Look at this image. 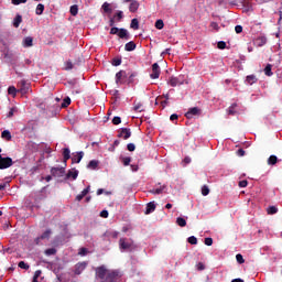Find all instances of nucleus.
Segmentation results:
<instances>
[{
  "label": "nucleus",
  "mask_w": 282,
  "mask_h": 282,
  "mask_svg": "<svg viewBox=\"0 0 282 282\" xmlns=\"http://www.w3.org/2000/svg\"><path fill=\"white\" fill-rule=\"evenodd\" d=\"M119 248L121 252H134V250H138V245H134L131 239L120 238Z\"/></svg>",
  "instance_id": "1"
},
{
  "label": "nucleus",
  "mask_w": 282,
  "mask_h": 282,
  "mask_svg": "<svg viewBox=\"0 0 282 282\" xmlns=\"http://www.w3.org/2000/svg\"><path fill=\"white\" fill-rule=\"evenodd\" d=\"M122 278L120 270H108L105 282H118Z\"/></svg>",
  "instance_id": "2"
},
{
  "label": "nucleus",
  "mask_w": 282,
  "mask_h": 282,
  "mask_svg": "<svg viewBox=\"0 0 282 282\" xmlns=\"http://www.w3.org/2000/svg\"><path fill=\"white\" fill-rule=\"evenodd\" d=\"M108 273H109V270L105 265L97 267L95 269L96 279H99V281H101V282H105L107 280Z\"/></svg>",
  "instance_id": "3"
},
{
  "label": "nucleus",
  "mask_w": 282,
  "mask_h": 282,
  "mask_svg": "<svg viewBox=\"0 0 282 282\" xmlns=\"http://www.w3.org/2000/svg\"><path fill=\"white\" fill-rule=\"evenodd\" d=\"M12 164H14V162L12 161V158L10 156L4 158L3 155L0 154V171L10 169Z\"/></svg>",
  "instance_id": "4"
},
{
  "label": "nucleus",
  "mask_w": 282,
  "mask_h": 282,
  "mask_svg": "<svg viewBox=\"0 0 282 282\" xmlns=\"http://www.w3.org/2000/svg\"><path fill=\"white\" fill-rule=\"evenodd\" d=\"M18 85L20 87V93L22 95H25V94H28V91H30V83H28V80L22 79V80L19 82Z\"/></svg>",
  "instance_id": "5"
},
{
  "label": "nucleus",
  "mask_w": 282,
  "mask_h": 282,
  "mask_svg": "<svg viewBox=\"0 0 282 282\" xmlns=\"http://www.w3.org/2000/svg\"><path fill=\"white\" fill-rule=\"evenodd\" d=\"M166 191V185H161V184H158L155 185L151 191L150 193L152 195H162V193H164Z\"/></svg>",
  "instance_id": "6"
},
{
  "label": "nucleus",
  "mask_w": 282,
  "mask_h": 282,
  "mask_svg": "<svg viewBox=\"0 0 282 282\" xmlns=\"http://www.w3.org/2000/svg\"><path fill=\"white\" fill-rule=\"evenodd\" d=\"M51 175H53V177H63V175H65V167H52Z\"/></svg>",
  "instance_id": "7"
},
{
  "label": "nucleus",
  "mask_w": 282,
  "mask_h": 282,
  "mask_svg": "<svg viewBox=\"0 0 282 282\" xmlns=\"http://www.w3.org/2000/svg\"><path fill=\"white\" fill-rule=\"evenodd\" d=\"M199 113H200L199 108L193 107V108H189L188 111L185 113V118L191 120V118H193V116H199Z\"/></svg>",
  "instance_id": "8"
},
{
  "label": "nucleus",
  "mask_w": 282,
  "mask_h": 282,
  "mask_svg": "<svg viewBox=\"0 0 282 282\" xmlns=\"http://www.w3.org/2000/svg\"><path fill=\"white\" fill-rule=\"evenodd\" d=\"M87 268V262H78L75 264V274H83V271Z\"/></svg>",
  "instance_id": "9"
},
{
  "label": "nucleus",
  "mask_w": 282,
  "mask_h": 282,
  "mask_svg": "<svg viewBox=\"0 0 282 282\" xmlns=\"http://www.w3.org/2000/svg\"><path fill=\"white\" fill-rule=\"evenodd\" d=\"M119 138H123V140H129V138H131V129L122 128L119 132Z\"/></svg>",
  "instance_id": "10"
},
{
  "label": "nucleus",
  "mask_w": 282,
  "mask_h": 282,
  "mask_svg": "<svg viewBox=\"0 0 282 282\" xmlns=\"http://www.w3.org/2000/svg\"><path fill=\"white\" fill-rule=\"evenodd\" d=\"M116 83L117 85H122V83H128L127 77H124V73L118 72L116 74Z\"/></svg>",
  "instance_id": "11"
},
{
  "label": "nucleus",
  "mask_w": 282,
  "mask_h": 282,
  "mask_svg": "<svg viewBox=\"0 0 282 282\" xmlns=\"http://www.w3.org/2000/svg\"><path fill=\"white\" fill-rule=\"evenodd\" d=\"M166 67V61H161L160 63H154L152 65V72H160V69H164Z\"/></svg>",
  "instance_id": "12"
},
{
  "label": "nucleus",
  "mask_w": 282,
  "mask_h": 282,
  "mask_svg": "<svg viewBox=\"0 0 282 282\" xmlns=\"http://www.w3.org/2000/svg\"><path fill=\"white\" fill-rule=\"evenodd\" d=\"M84 155H85V153L83 151L74 154L72 158L73 164H80V161L83 160Z\"/></svg>",
  "instance_id": "13"
},
{
  "label": "nucleus",
  "mask_w": 282,
  "mask_h": 282,
  "mask_svg": "<svg viewBox=\"0 0 282 282\" xmlns=\"http://www.w3.org/2000/svg\"><path fill=\"white\" fill-rule=\"evenodd\" d=\"M265 43H268V37L265 36H259L254 40V45H257V47H263V45H265Z\"/></svg>",
  "instance_id": "14"
},
{
  "label": "nucleus",
  "mask_w": 282,
  "mask_h": 282,
  "mask_svg": "<svg viewBox=\"0 0 282 282\" xmlns=\"http://www.w3.org/2000/svg\"><path fill=\"white\" fill-rule=\"evenodd\" d=\"M89 191H91L90 186H87L86 188H84L83 192L76 196V200L82 202L85 197H87V194L89 193Z\"/></svg>",
  "instance_id": "15"
},
{
  "label": "nucleus",
  "mask_w": 282,
  "mask_h": 282,
  "mask_svg": "<svg viewBox=\"0 0 282 282\" xmlns=\"http://www.w3.org/2000/svg\"><path fill=\"white\" fill-rule=\"evenodd\" d=\"M139 8H140V2H138L137 0H131L130 6H129L130 12H132V13L138 12Z\"/></svg>",
  "instance_id": "16"
},
{
  "label": "nucleus",
  "mask_w": 282,
  "mask_h": 282,
  "mask_svg": "<svg viewBox=\"0 0 282 282\" xmlns=\"http://www.w3.org/2000/svg\"><path fill=\"white\" fill-rule=\"evenodd\" d=\"M151 213H155V202H150L145 207V215H151Z\"/></svg>",
  "instance_id": "17"
},
{
  "label": "nucleus",
  "mask_w": 282,
  "mask_h": 282,
  "mask_svg": "<svg viewBox=\"0 0 282 282\" xmlns=\"http://www.w3.org/2000/svg\"><path fill=\"white\" fill-rule=\"evenodd\" d=\"M100 164V161L98 160H91L89 161V163L87 164V169H89V171H96V169H98Z\"/></svg>",
  "instance_id": "18"
},
{
  "label": "nucleus",
  "mask_w": 282,
  "mask_h": 282,
  "mask_svg": "<svg viewBox=\"0 0 282 282\" xmlns=\"http://www.w3.org/2000/svg\"><path fill=\"white\" fill-rule=\"evenodd\" d=\"M34 45V39L32 36H26L23 40V47H32Z\"/></svg>",
  "instance_id": "19"
},
{
  "label": "nucleus",
  "mask_w": 282,
  "mask_h": 282,
  "mask_svg": "<svg viewBox=\"0 0 282 282\" xmlns=\"http://www.w3.org/2000/svg\"><path fill=\"white\" fill-rule=\"evenodd\" d=\"M137 45H135V42L131 41V42H128L126 45H124V50L126 52H133V50H135Z\"/></svg>",
  "instance_id": "20"
},
{
  "label": "nucleus",
  "mask_w": 282,
  "mask_h": 282,
  "mask_svg": "<svg viewBox=\"0 0 282 282\" xmlns=\"http://www.w3.org/2000/svg\"><path fill=\"white\" fill-rule=\"evenodd\" d=\"M66 177L69 180V177H72V180H77L78 178V170H72L67 173Z\"/></svg>",
  "instance_id": "21"
},
{
  "label": "nucleus",
  "mask_w": 282,
  "mask_h": 282,
  "mask_svg": "<svg viewBox=\"0 0 282 282\" xmlns=\"http://www.w3.org/2000/svg\"><path fill=\"white\" fill-rule=\"evenodd\" d=\"M23 23V17L21 14H18L13 20V26L19 28Z\"/></svg>",
  "instance_id": "22"
},
{
  "label": "nucleus",
  "mask_w": 282,
  "mask_h": 282,
  "mask_svg": "<svg viewBox=\"0 0 282 282\" xmlns=\"http://www.w3.org/2000/svg\"><path fill=\"white\" fill-rule=\"evenodd\" d=\"M63 158L65 162L72 158V151H69V148H65L63 150Z\"/></svg>",
  "instance_id": "23"
},
{
  "label": "nucleus",
  "mask_w": 282,
  "mask_h": 282,
  "mask_svg": "<svg viewBox=\"0 0 282 282\" xmlns=\"http://www.w3.org/2000/svg\"><path fill=\"white\" fill-rule=\"evenodd\" d=\"M111 4H109V2H105L104 4H102V10H104V12L106 13V14H111V12H113V10L111 9V7H110Z\"/></svg>",
  "instance_id": "24"
},
{
  "label": "nucleus",
  "mask_w": 282,
  "mask_h": 282,
  "mask_svg": "<svg viewBox=\"0 0 282 282\" xmlns=\"http://www.w3.org/2000/svg\"><path fill=\"white\" fill-rule=\"evenodd\" d=\"M118 36L119 39H129V33L127 29H119Z\"/></svg>",
  "instance_id": "25"
},
{
  "label": "nucleus",
  "mask_w": 282,
  "mask_h": 282,
  "mask_svg": "<svg viewBox=\"0 0 282 282\" xmlns=\"http://www.w3.org/2000/svg\"><path fill=\"white\" fill-rule=\"evenodd\" d=\"M130 28L132 30H140V22L138 21V19L134 18L131 20Z\"/></svg>",
  "instance_id": "26"
},
{
  "label": "nucleus",
  "mask_w": 282,
  "mask_h": 282,
  "mask_svg": "<svg viewBox=\"0 0 282 282\" xmlns=\"http://www.w3.org/2000/svg\"><path fill=\"white\" fill-rule=\"evenodd\" d=\"M246 83H247V85H254V83H257V76H254V75L247 76Z\"/></svg>",
  "instance_id": "27"
},
{
  "label": "nucleus",
  "mask_w": 282,
  "mask_h": 282,
  "mask_svg": "<svg viewBox=\"0 0 282 282\" xmlns=\"http://www.w3.org/2000/svg\"><path fill=\"white\" fill-rule=\"evenodd\" d=\"M44 11H45V6L40 3L36 7L35 14H37V17H41V14H43Z\"/></svg>",
  "instance_id": "28"
},
{
  "label": "nucleus",
  "mask_w": 282,
  "mask_h": 282,
  "mask_svg": "<svg viewBox=\"0 0 282 282\" xmlns=\"http://www.w3.org/2000/svg\"><path fill=\"white\" fill-rule=\"evenodd\" d=\"M107 237H111L112 239H118V236L120 235V232L116 231V230H108L106 232Z\"/></svg>",
  "instance_id": "29"
},
{
  "label": "nucleus",
  "mask_w": 282,
  "mask_h": 282,
  "mask_svg": "<svg viewBox=\"0 0 282 282\" xmlns=\"http://www.w3.org/2000/svg\"><path fill=\"white\" fill-rule=\"evenodd\" d=\"M176 224H177V226H180L181 228H184V226H186V218H184V217H177V218H176Z\"/></svg>",
  "instance_id": "30"
},
{
  "label": "nucleus",
  "mask_w": 282,
  "mask_h": 282,
  "mask_svg": "<svg viewBox=\"0 0 282 282\" xmlns=\"http://www.w3.org/2000/svg\"><path fill=\"white\" fill-rule=\"evenodd\" d=\"M1 138L4 140H12V134L10 133V130H3L1 133Z\"/></svg>",
  "instance_id": "31"
},
{
  "label": "nucleus",
  "mask_w": 282,
  "mask_h": 282,
  "mask_svg": "<svg viewBox=\"0 0 282 282\" xmlns=\"http://www.w3.org/2000/svg\"><path fill=\"white\" fill-rule=\"evenodd\" d=\"M52 237V229H46L41 236L40 239H48Z\"/></svg>",
  "instance_id": "32"
},
{
  "label": "nucleus",
  "mask_w": 282,
  "mask_h": 282,
  "mask_svg": "<svg viewBox=\"0 0 282 282\" xmlns=\"http://www.w3.org/2000/svg\"><path fill=\"white\" fill-rule=\"evenodd\" d=\"M279 161V159L276 158V155H271L269 159H268V164L270 166H274V164H276V162Z\"/></svg>",
  "instance_id": "33"
},
{
  "label": "nucleus",
  "mask_w": 282,
  "mask_h": 282,
  "mask_svg": "<svg viewBox=\"0 0 282 282\" xmlns=\"http://www.w3.org/2000/svg\"><path fill=\"white\" fill-rule=\"evenodd\" d=\"M17 87H14V86H10L9 88H8V95L9 96H12L13 98H15L17 97Z\"/></svg>",
  "instance_id": "34"
},
{
  "label": "nucleus",
  "mask_w": 282,
  "mask_h": 282,
  "mask_svg": "<svg viewBox=\"0 0 282 282\" xmlns=\"http://www.w3.org/2000/svg\"><path fill=\"white\" fill-rule=\"evenodd\" d=\"M69 12L72 17H76L78 14V4L72 6Z\"/></svg>",
  "instance_id": "35"
},
{
  "label": "nucleus",
  "mask_w": 282,
  "mask_h": 282,
  "mask_svg": "<svg viewBox=\"0 0 282 282\" xmlns=\"http://www.w3.org/2000/svg\"><path fill=\"white\" fill-rule=\"evenodd\" d=\"M228 113L230 116H235V113H237V104H232L229 109H228Z\"/></svg>",
  "instance_id": "36"
},
{
  "label": "nucleus",
  "mask_w": 282,
  "mask_h": 282,
  "mask_svg": "<svg viewBox=\"0 0 282 282\" xmlns=\"http://www.w3.org/2000/svg\"><path fill=\"white\" fill-rule=\"evenodd\" d=\"M170 85L172 87H177V85H182V82H180L177 78L173 77L170 79Z\"/></svg>",
  "instance_id": "37"
},
{
  "label": "nucleus",
  "mask_w": 282,
  "mask_h": 282,
  "mask_svg": "<svg viewBox=\"0 0 282 282\" xmlns=\"http://www.w3.org/2000/svg\"><path fill=\"white\" fill-rule=\"evenodd\" d=\"M276 213H279V208H276V206H270L268 208V215H276Z\"/></svg>",
  "instance_id": "38"
},
{
  "label": "nucleus",
  "mask_w": 282,
  "mask_h": 282,
  "mask_svg": "<svg viewBox=\"0 0 282 282\" xmlns=\"http://www.w3.org/2000/svg\"><path fill=\"white\" fill-rule=\"evenodd\" d=\"M44 254H46V257H52L53 254H56V249L55 248L46 249L44 251Z\"/></svg>",
  "instance_id": "39"
},
{
  "label": "nucleus",
  "mask_w": 282,
  "mask_h": 282,
  "mask_svg": "<svg viewBox=\"0 0 282 282\" xmlns=\"http://www.w3.org/2000/svg\"><path fill=\"white\" fill-rule=\"evenodd\" d=\"M121 161L123 162V166H129L131 164V156H122Z\"/></svg>",
  "instance_id": "40"
},
{
  "label": "nucleus",
  "mask_w": 282,
  "mask_h": 282,
  "mask_svg": "<svg viewBox=\"0 0 282 282\" xmlns=\"http://www.w3.org/2000/svg\"><path fill=\"white\" fill-rule=\"evenodd\" d=\"M188 243H191V246H197V237L195 236H191L187 238Z\"/></svg>",
  "instance_id": "41"
},
{
  "label": "nucleus",
  "mask_w": 282,
  "mask_h": 282,
  "mask_svg": "<svg viewBox=\"0 0 282 282\" xmlns=\"http://www.w3.org/2000/svg\"><path fill=\"white\" fill-rule=\"evenodd\" d=\"M155 28H156V30H163L164 29V21L163 20H156Z\"/></svg>",
  "instance_id": "42"
},
{
  "label": "nucleus",
  "mask_w": 282,
  "mask_h": 282,
  "mask_svg": "<svg viewBox=\"0 0 282 282\" xmlns=\"http://www.w3.org/2000/svg\"><path fill=\"white\" fill-rule=\"evenodd\" d=\"M18 265L21 270H30V264L25 263V261H20Z\"/></svg>",
  "instance_id": "43"
},
{
  "label": "nucleus",
  "mask_w": 282,
  "mask_h": 282,
  "mask_svg": "<svg viewBox=\"0 0 282 282\" xmlns=\"http://www.w3.org/2000/svg\"><path fill=\"white\" fill-rule=\"evenodd\" d=\"M210 193V188H208V185H204L203 187H202V195L204 196V197H206V195H208Z\"/></svg>",
  "instance_id": "44"
},
{
  "label": "nucleus",
  "mask_w": 282,
  "mask_h": 282,
  "mask_svg": "<svg viewBox=\"0 0 282 282\" xmlns=\"http://www.w3.org/2000/svg\"><path fill=\"white\" fill-rule=\"evenodd\" d=\"M69 105H72V99L69 97H66L64 99V101L62 102V107L65 108V107H69Z\"/></svg>",
  "instance_id": "45"
},
{
  "label": "nucleus",
  "mask_w": 282,
  "mask_h": 282,
  "mask_svg": "<svg viewBox=\"0 0 282 282\" xmlns=\"http://www.w3.org/2000/svg\"><path fill=\"white\" fill-rule=\"evenodd\" d=\"M236 261L238 262V263H246V260L243 259V256L241 254V253H238L237 256H236Z\"/></svg>",
  "instance_id": "46"
},
{
  "label": "nucleus",
  "mask_w": 282,
  "mask_h": 282,
  "mask_svg": "<svg viewBox=\"0 0 282 282\" xmlns=\"http://www.w3.org/2000/svg\"><path fill=\"white\" fill-rule=\"evenodd\" d=\"M112 65L115 67H118L119 65H122V59L121 58H113L112 59Z\"/></svg>",
  "instance_id": "47"
},
{
  "label": "nucleus",
  "mask_w": 282,
  "mask_h": 282,
  "mask_svg": "<svg viewBox=\"0 0 282 282\" xmlns=\"http://www.w3.org/2000/svg\"><path fill=\"white\" fill-rule=\"evenodd\" d=\"M13 6H21V3H28V0H11Z\"/></svg>",
  "instance_id": "48"
},
{
  "label": "nucleus",
  "mask_w": 282,
  "mask_h": 282,
  "mask_svg": "<svg viewBox=\"0 0 282 282\" xmlns=\"http://www.w3.org/2000/svg\"><path fill=\"white\" fill-rule=\"evenodd\" d=\"M123 13L122 11H118L117 14L115 15V19H117L118 22L122 21L123 18Z\"/></svg>",
  "instance_id": "49"
},
{
  "label": "nucleus",
  "mask_w": 282,
  "mask_h": 282,
  "mask_svg": "<svg viewBox=\"0 0 282 282\" xmlns=\"http://www.w3.org/2000/svg\"><path fill=\"white\" fill-rule=\"evenodd\" d=\"M150 78H152V80L160 78V72H153L152 74H150Z\"/></svg>",
  "instance_id": "50"
},
{
  "label": "nucleus",
  "mask_w": 282,
  "mask_h": 282,
  "mask_svg": "<svg viewBox=\"0 0 282 282\" xmlns=\"http://www.w3.org/2000/svg\"><path fill=\"white\" fill-rule=\"evenodd\" d=\"M217 47L218 50H226V42L224 41L218 42Z\"/></svg>",
  "instance_id": "51"
},
{
  "label": "nucleus",
  "mask_w": 282,
  "mask_h": 282,
  "mask_svg": "<svg viewBox=\"0 0 282 282\" xmlns=\"http://www.w3.org/2000/svg\"><path fill=\"white\" fill-rule=\"evenodd\" d=\"M64 69L66 70L74 69V64L72 62H66Z\"/></svg>",
  "instance_id": "52"
},
{
  "label": "nucleus",
  "mask_w": 282,
  "mask_h": 282,
  "mask_svg": "<svg viewBox=\"0 0 282 282\" xmlns=\"http://www.w3.org/2000/svg\"><path fill=\"white\" fill-rule=\"evenodd\" d=\"M235 32H236V34H241V32H243V26H241V25H236V26H235Z\"/></svg>",
  "instance_id": "53"
},
{
  "label": "nucleus",
  "mask_w": 282,
  "mask_h": 282,
  "mask_svg": "<svg viewBox=\"0 0 282 282\" xmlns=\"http://www.w3.org/2000/svg\"><path fill=\"white\" fill-rule=\"evenodd\" d=\"M78 254L80 257H85L87 254V248H80L79 251H78Z\"/></svg>",
  "instance_id": "54"
},
{
  "label": "nucleus",
  "mask_w": 282,
  "mask_h": 282,
  "mask_svg": "<svg viewBox=\"0 0 282 282\" xmlns=\"http://www.w3.org/2000/svg\"><path fill=\"white\" fill-rule=\"evenodd\" d=\"M120 122H122V119L120 117H113L112 119L113 124H120Z\"/></svg>",
  "instance_id": "55"
},
{
  "label": "nucleus",
  "mask_w": 282,
  "mask_h": 282,
  "mask_svg": "<svg viewBox=\"0 0 282 282\" xmlns=\"http://www.w3.org/2000/svg\"><path fill=\"white\" fill-rule=\"evenodd\" d=\"M127 149H128V151L133 152V151H135V144L129 143V144L127 145Z\"/></svg>",
  "instance_id": "56"
},
{
  "label": "nucleus",
  "mask_w": 282,
  "mask_h": 282,
  "mask_svg": "<svg viewBox=\"0 0 282 282\" xmlns=\"http://www.w3.org/2000/svg\"><path fill=\"white\" fill-rule=\"evenodd\" d=\"M120 32V29L116 28V26H112L110 29V34H118Z\"/></svg>",
  "instance_id": "57"
},
{
  "label": "nucleus",
  "mask_w": 282,
  "mask_h": 282,
  "mask_svg": "<svg viewBox=\"0 0 282 282\" xmlns=\"http://www.w3.org/2000/svg\"><path fill=\"white\" fill-rule=\"evenodd\" d=\"M100 217H104V219H107V217H109V212L104 209V210L100 213Z\"/></svg>",
  "instance_id": "58"
},
{
  "label": "nucleus",
  "mask_w": 282,
  "mask_h": 282,
  "mask_svg": "<svg viewBox=\"0 0 282 282\" xmlns=\"http://www.w3.org/2000/svg\"><path fill=\"white\" fill-rule=\"evenodd\" d=\"M134 111H138L139 113L142 112V105L141 104H137L134 106Z\"/></svg>",
  "instance_id": "59"
},
{
  "label": "nucleus",
  "mask_w": 282,
  "mask_h": 282,
  "mask_svg": "<svg viewBox=\"0 0 282 282\" xmlns=\"http://www.w3.org/2000/svg\"><path fill=\"white\" fill-rule=\"evenodd\" d=\"M205 246H213V238H205Z\"/></svg>",
  "instance_id": "60"
},
{
  "label": "nucleus",
  "mask_w": 282,
  "mask_h": 282,
  "mask_svg": "<svg viewBox=\"0 0 282 282\" xmlns=\"http://www.w3.org/2000/svg\"><path fill=\"white\" fill-rule=\"evenodd\" d=\"M239 186L240 188H246V186H248V181H240Z\"/></svg>",
  "instance_id": "61"
},
{
  "label": "nucleus",
  "mask_w": 282,
  "mask_h": 282,
  "mask_svg": "<svg viewBox=\"0 0 282 282\" xmlns=\"http://www.w3.org/2000/svg\"><path fill=\"white\" fill-rule=\"evenodd\" d=\"M241 3H242L246 8H250V0H241Z\"/></svg>",
  "instance_id": "62"
},
{
  "label": "nucleus",
  "mask_w": 282,
  "mask_h": 282,
  "mask_svg": "<svg viewBox=\"0 0 282 282\" xmlns=\"http://www.w3.org/2000/svg\"><path fill=\"white\" fill-rule=\"evenodd\" d=\"M12 116H14V108H11L7 115L8 118H12Z\"/></svg>",
  "instance_id": "63"
},
{
  "label": "nucleus",
  "mask_w": 282,
  "mask_h": 282,
  "mask_svg": "<svg viewBox=\"0 0 282 282\" xmlns=\"http://www.w3.org/2000/svg\"><path fill=\"white\" fill-rule=\"evenodd\" d=\"M263 72H272V66H271V64H268V65L264 67Z\"/></svg>",
  "instance_id": "64"
}]
</instances>
